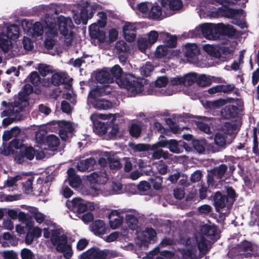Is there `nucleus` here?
Instances as JSON below:
<instances>
[{
	"label": "nucleus",
	"mask_w": 259,
	"mask_h": 259,
	"mask_svg": "<svg viewBox=\"0 0 259 259\" xmlns=\"http://www.w3.org/2000/svg\"><path fill=\"white\" fill-rule=\"evenodd\" d=\"M152 4L151 3H141L138 5V8L141 13L148 16Z\"/></svg>",
	"instance_id": "55"
},
{
	"label": "nucleus",
	"mask_w": 259,
	"mask_h": 259,
	"mask_svg": "<svg viewBox=\"0 0 259 259\" xmlns=\"http://www.w3.org/2000/svg\"><path fill=\"white\" fill-rule=\"evenodd\" d=\"M217 231L215 226L205 224L201 226L193 235L182 241L184 248L180 249L177 255L181 259H198L210 248L209 239H212Z\"/></svg>",
	"instance_id": "1"
},
{
	"label": "nucleus",
	"mask_w": 259,
	"mask_h": 259,
	"mask_svg": "<svg viewBox=\"0 0 259 259\" xmlns=\"http://www.w3.org/2000/svg\"><path fill=\"white\" fill-rule=\"evenodd\" d=\"M111 88L109 85L103 88H96L90 92L88 97V102L93 107L98 110H108L113 107V104L101 98L103 94H108L111 92Z\"/></svg>",
	"instance_id": "5"
},
{
	"label": "nucleus",
	"mask_w": 259,
	"mask_h": 259,
	"mask_svg": "<svg viewBox=\"0 0 259 259\" xmlns=\"http://www.w3.org/2000/svg\"><path fill=\"white\" fill-rule=\"evenodd\" d=\"M115 47L116 50L119 53H123L126 54L130 50V46L124 41H118L116 43ZM127 59V55L125 54L122 56L121 55L119 56V60L121 62H124Z\"/></svg>",
	"instance_id": "29"
},
{
	"label": "nucleus",
	"mask_w": 259,
	"mask_h": 259,
	"mask_svg": "<svg viewBox=\"0 0 259 259\" xmlns=\"http://www.w3.org/2000/svg\"><path fill=\"white\" fill-rule=\"evenodd\" d=\"M106 226L104 222L102 220H98L93 223L90 226L91 231L97 236H100L105 234Z\"/></svg>",
	"instance_id": "28"
},
{
	"label": "nucleus",
	"mask_w": 259,
	"mask_h": 259,
	"mask_svg": "<svg viewBox=\"0 0 259 259\" xmlns=\"http://www.w3.org/2000/svg\"><path fill=\"white\" fill-rule=\"evenodd\" d=\"M156 255H157L156 259H173L174 257V254L171 252L163 251L159 253L158 249L155 248L149 252L145 258L146 259H151Z\"/></svg>",
	"instance_id": "27"
},
{
	"label": "nucleus",
	"mask_w": 259,
	"mask_h": 259,
	"mask_svg": "<svg viewBox=\"0 0 259 259\" xmlns=\"http://www.w3.org/2000/svg\"><path fill=\"white\" fill-rule=\"evenodd\" d=\"M154 69L153 66L152 64L147 62L145 63V65H143L140 68V72L141 74L145 76H148L150 75L151 72L153 71Z\"/></svg>",
	"instance_id": "50"
},
{
	"label": "nucleus",
	"mask_w": 259,
	"mask_h": 259,
	"mask_svg": "<svg viewBox=\"0 0 259 259\" xmlns=\"http://www.w3.org/2000/svg\"><path fill=\"white\" fill-rule=\"evenodd\" d=\"M11 40L4 33H1L0 48L4 52L7 53L12 48V44Z\"/></svg>",
	"instance_id": "34"
},
{
	"label": "nucleus",
	"mask_w": 259,
	"mask_h": 259,
	"mask_svg": "<svg viewBox=\"0 0 259 259\" xmlns=\"http://www.w3.org/2000/svg\"><path fill=\"white\" fill-rule=\"evenodd\" d=\"M193 146L195 150L199 153H202L205 150L206 146V143L203 140H194L193 141Z\"/></svg>",
	"instance_id": "49"
},
{
	"label": "nucleus",
	"mask_w": 259,
	"mask_h": 259,
	"mask_svg": "<svg viewBox=\"0 0 259 259\" xmlns=\"http://www.w3.org/2000/svg\"><path fill=\"white\" fill-rule=\"evenodd\" d=\"M125 220L128 227L132 230H135L138 227L137 214L136 212L128 213L126 214Z\"/></svg>",
	"instance_id": "33"
},
{
	"label": "nucleus",
	"mask_w": 259,
	"mask_h": 259,
	"mask_svg": "<svg viewBox=\"0 0 259 259\" xmlns=\"http://www.w3.org/2000/svg\"><path fill=\"white\" fill-rule=\"evenodd\" d=\"M136 24L126 22L123 27V32L125 39L130 42L133 41L136 38Z\"/></svg>",
	"instance_id": "23"
},
{
	"label": "nucleus",
	"mask_w": 259,
	"mask_h": 259,
	"mask_svg": "<svg viewBox=\"0 0 259 259\" xmlns=\"http://www.w3.org/2000/svg\"><path fill=\"white\" fill-rule=\"evenodd\" d=\"M79 12H74L73 18L77 25L81 23L85 25L89 19H91L95 13L93 6L87 1H81L78 3Z\"/></svg>",
	"instance_id": "8"
},
{
	"label": "nucleus",
	"mask_w": 259,
	"mask_h": 259,
	"mask_svg": "<svg viewBox=\"0 0 259 259\" xmlns=\"http://www.w3.org/2000/svg\"><path fill=\"white\" fill-rule=\"evenodd\" d=\"M39 72L43 76H46L49 74H52L54 72L50 66L45 64H40L38 68Z\"/></svg>",
	"instance_id": "54"
},
{
	"label": "nucleus",
	"mask_w": 259,
	"mask_h": 259,
	"mask_svg": "<svg viewBox=\"0 0 259 259\" xmlns=\"http://www.w3.org/2000/svg\"><path fill=\"white\" fill-rule=\"evenodd\" d=\"M214 205L216 210L222 214L229 213L230 207L227 204L228 198L220 192H217L213 196Z\"/></svg>",
	"instance_id": "17"
},
{
	"label": "nucleus",
	"mask_w": 259,
	"mask_h": 259,
	"mask_svg": "<svg viewBox=\"0 0 259 259\" xmlns=\"http://www.w3.org/2000/svg\"><path fill=\"white\" fill-rule=\"evenodd\" d=\"M192 33V37L202 34L208 39L216 40L220 35L219 24L217 25L211 23L202 24L196 27Z\"/></svg>",
	"instance_id": "9"
},
{
	"label": "nucleus",
	"mask_w": 259,
	"mask_h": 259,
	"mask_svg": "<svg viewBox=\"0 0 259 259\" xmlns=\"http://www.w3.org/2000/svg\"><path fill=\"white\" fill-rule=\"evenodd\" d=\"M96 163V160L93 158L80 160L77 165L78 170L84 171L86 170H91Z\"/></svg>",
	"instance_id": "30"
},
{
	"label": "nucleus",
	"mask_w": 259,
	"mask_h": 259,
	"mask_svg": "<svg viewBox=\"0 0 259 259\" xmlns=\"http://www.w3.org/2000/svg\"><path fill=\"white\" fill-rule=\"evenodd\" d=\"M21 257L22 259H33L34 254L30 249L23 248L21 251Z\"/></svg>",
	"instance_id": "62"
},
{
	"label": "nucleus",
	"mask_w": 259,
	"mask_h": 259,
	"mask_svg": "<svg viewBox=\"0 0 259 259\" xmlns=\"http://www.w3.org/2000/svg\"><path fill=\"white\" fill-rule=\"evenodd\" d=\"M141 132V126L137 123H132L130 128V133L132 137L138 138Z\"/></svg>",
	"instance_id": "51"
},
{
	"label": "nucleus",
	"mask_w": 259,
	"mask_h": 259,
	"mask_svg": "<svg viewBox=\"0 0 259 259\" xmlns=\"http://www.w3.org/2000/svg\"><path fill=\"white\" fill-rule=\"evenodd\" d=\"M162 14L161 8L156 4H152L148 16L153 19L159 18Z\"/></svg>",
	"instance_id": "40"
},
{
	"label": "nucleus",
	"mask_w": 259,
	"mask_h": 259,
	"mask_svg": "<svg viewBox=\"0 0 259 259\" xmlns=\"http://www.w3.org/2000/svg\"><path fill=\"white\" fill-rule=\"evenodd\" d=\"M112 190L108 194H119L122 192V185L119 183H112Z\"/></svg>",
	"instance_id": "60"
},
{
	"label": "nucleus",
	"mask_w": 259,
	"mask_h": 259,
	"mask_svg": "<svg viewBox=\"0 0 259 259\" xmlns=\"http://www.w3.org/2000/svg\"><path fill=\"white\" fill-rule=\"evenodd\" d=\"M48 20H46L47 25L46 35V38L45 41V46L48 50L53 49L55 45V37L58 34V24L57 23V18H48Z\"/></svg>",
	"instance_id": "13"
},
{
	"label": "nucleus",
	"mask_w": 259,
	"mask_h": 259,
	"mask_svg": "<svg viewBox=\"0 0 259 259\" xmlns=\"http://www.w3.org/2000/svg\"><path fill=\"white\" fill-rule=\"evenodd\" d=\"M161 4L164 9L171 10H178L183 7V3L181 0H161Z\"/></svg>",
	"instance_id": "31"
},
{
	"label": "nucleus",
	"mask_w": 259,
	"mask_h": 259,
	"mask_svg": "<svg viewBox=\"0 0 259 259\" xmlns=\"http://www.w3.org/2000/svg\"><path fill=\"white\" fill-rule=\"evenodd\" d=\"M129 147L134 152H144L148 151L150 149L152 150V146L151 147L150 145L147 144H134L130 143Z\"/></svg>",
	"instance_id": "43"
},
{
	"label": "nucleus",
	"mask_w": 259,
	"mask_h": 259,
	"mask_svg": "<svg viewBox=\"0 0 259 259\" xmlns=\"http://www.w3.org/2000/svg\"><path fill=\"white\" fill-rule=\"evenodd\" d=\"M99 17L102 19V20H98V24H93L89 27V30L90 33L93 35H96V32H97L99 26L101 27H103L106 25V16L103 13H99Z\"/></svg>",
	"instance_id": "35"
},
{
	"label": "nucleus",
	"mask_w": 259,
	"mask_h": 259,
	"mask_svg": "<svg viewBox=\"0 0 259 259\" xmlns=\"http://www.w3.org/2000/svg\"><path fill=\"white\" fill-rule=\"evenodd\" d=\"M24 92L22 94L19 95V101H16L14 106H12L8 111H4L2 112V115L14 116L19 113L23 109V108L28 105L26 96L32 93V88L30 84H26L24 87Z\"/></svg>",
	"instance_id": "12"
},
{
	"label": "nucleus",
	"mask_w": 259,
	"mask_h": 259,
	"mask_svg": "<svg viewBox=\"0 0 259 259\" xmlns=\"http://www.w3.org/2000/svg\"><path fill=\"white\" fill-rule=\"evenodd\" d=\"M1 153L6 156L13 154L14 160L19 164L25 162L27 159L32 160L34 155L32 147H27L16 140L12 141L8 146L4 147Z\"/></svg>",
	"instance_id": "3"
},
{
	"label": "nucleus",
	"mask_w": 259,
	"mask_h": 259,
	"mask_svg": "<svg viewBox=\"0 0 259 259\" xmlns=\"http://www.w3.org/2000/svg\"><path fill=\"white\" fill-rule=\"evenodd\" d=\"M158 37V33L155 30L151 31L147 34V40L149 42V44L152 46L153 44L156 42Z\"/></svg>",
	"instance_id": "61"
},
{
	"label": "nucleus",
	"mask_w": 259,
	"mask_h": 259,
	"mask_svg": "<svg viewBox=\"0 0 259 259\" xmlns=\"http://www.w3.org/2000/svg\"><path fill=\"white\" fill-rule=\"evenodd\" d=\"M68 76L64 72L59 71H54L52 74L51 80L45 78L42 81V84L44 86H49L52 84L54 85H58L68 81Z\"/></svg>",
	"instance_id": "18"
},
{
	"label": "nucleus",
	"mask_w": 259,
	"mask_h": 259,
	"mask_svg": "<svg viewBox=\"0 0 259 259\" xmlns=\"http://www.w3.org/2000/svg\"><path fill=\"white\" fill-rule=\"evenodd\" d=\"M203 50L211 56L217 58L220 56V52L218 49L212 45L205 44L203 46Z\"/></svg>",
	"instance_id": "46"
},
{
	"label": "nucleus",
	"mask_w": 259,
	"mask_h": 259,
	"mask_svg": "<svg viewBox=\"0 0 259 259\" xmlns=\"http://www.w3.org/2000/svg\"><path fill=\"white\" fill-rule=\"evenodd\" d=\"M185 56L188 61L191 63H197L198 62V56L200 51L195 44H188L185 46Z\"/></svg>",
	"instance_id": "19"
},
{
	"label": "nucleus",
	"mask_w": 259,
	"mask_h": 259,
	"mask_svg": "<svg viewBox=\"0 0 259 259\" xmlns=\"http://www.w3.org/2000/svg\"><path fill=\"white\" fill-rule=\"evenodd\" d=\"M30 81L34 85H37L40 83L42 84V81H40L39 76L37 72H32L29 76Z\"/></svg>",
	"instance_id": "57"
},
{
	"label": "nucleus",
	"mask_w": 259,
	"mask_h": 259,
	"mask_svg": "<svg viewBox=\"0 0 259 259\" xmlns=\"http://www.w3.org/2000/svg\"><path fill=\"white\" fill-rule=\"evenodd\" d=\"M159 148H155L152 150L154 152L152 154V157L155 159H159L161 158L164 159H168L170 154L167 151H164L162 149H158Z\"/></svg>",
	"instance_id": "48"
},
{
	"label": "nucleus",
	"mask_w": 259,
	"mask_h": 259,
	"mask_svg": "<svg viewBox=\"0 0 259 259\" xmlns=\"http://www.w3.org/2000/svg\"><path fill=\"white\" fill-rule=\"evenodd\" d=\"M198 13L201 17H214L217 15L230 17L234 13V11L227 7L221 8L218 9L217 12L213 10L210 11L209 5L214 3H217L220 4L224 5L225 3H230L231 0H198Z\"/></svg>",
	"instance_id": "4"
},
{
	"label": "nucleus",
	"mask_w": 259,
	"mask_h": 259,
	"mask_svg": "<svg viewBox=\"0 0 259 259\" xmlns=\"http://www.w3.org/2000/svg\"><path fill=\"white\" fill-rule=\"evenodd\" d=\"M138 46L142 52H144L149 47L151 46L146 38L141 37L138 40Z\"/></svg>",
	"instance_id": "58"
},
{
	"label": "nucleus",
	"mask_w": 259,
	"mask_h": 259,
	"mask_svg": "<svg viewBox=\"0 0 259 259\" xmlns=\"http://www.w3.org/2000/svg\"><path fill=\"white\" fill-rule=\"evenodd\" d=\"M167 53L168 50L166 46L159 45L156 48L155 55L157 58H162L165 56Z\"/></svg>",
	"instance_id": "56"
},
{
	"label": "nucleus",
	"mask_w": 259,
	"mask_h": 259,
	"mask_svg": "<svg viewBox=\"0 0 259 259\" xmlns=\"http://www.w3.org/2000/svg\"><path fill=\"white\" fill-rule=\"evenodd\" d=\"M48 18H53L49 15H46L44 24H41L39 22H35L32 27L31 24L25 22V24L29 29L27 30V35L32 37L33 40H36L38 37H41L44 32V27L46 30L47 25L46 20H48Z\"/></svg>",
	"instance_id": "16"
},
{
	"label": "nucleus",
	"mask_w": 259,
	"mask_h": 259,
	"mask_svg": "<svg viewBox=\"0 0 259 259\" xmlns=\"http://www.w3.org/2000/svg\"><path fill=\"white\" fill-rule=\"evenodd\" d=\"M58 31L64 36V44L67 49L74 48L76 44L75 37L72 31L74 25L70 17L60 16L57 18Z\"/></svg>",
	"instance_id": "6"
},
{
	"label": "nucleus",
	"mask_w": 259,
	"mask_h": 259,
	"mask_svg": "<svg viewBox=\"0 0 259 259\" xmlns=\"http://www.w3.org/2000/svg\"><path fill=\"white\" fill-rule=\"evenodd\" d=\"M220 34L222 32L224 34L231 36H233L235 34V29L230 25H224L223 24H219Z\"/></svg>",
	"instance_id": "45"
},
{
	"label": "nucleus",
	"mask_w": 259,
	"mask_h": 259,
	"mask_svg": "<svg viewBox=\"0 0 259 259\" xmlns=\"http://www.w3.org/2000/svg\"><path fill=\"white\" fill-rule=\"evenodd\" d=\"M96 80L101 83H110L114 81V78L110 74L109 68L98 70L95 73Z\"/></svg>",
	"instance_id": "22"
},
{
	"label": "nucleus",
	"mask_w": 259,
	"mask_h": 259,
	"mask_svg": "<svg viewBox=\"0 0 259 259\" xmlns=\"http://www.w3.org/2000/svg\"><path fill=\"white\" fill-rule=\"evenodd\" d=\"M226 102L223 99H219L213 101H205L202 103L204 108L209 109H215L224 105Z\"/></svg>",
	"instance_id": "38"
},
{
	"label": "nucleus",
	"mask_w": 259,
	"mask_h": 259,
	"mask_svg": "<svg viewBox=\"0 0 259 259\" xmlns=\"http://www.w3.org/2000/svg\"><path fill=\"white\" fill-rule=\"evenodd\" d=\"M196 119H194V121L195 122L198 128H199L201 131H203L206 134L210 133V129L207 123H205V121L208 120V118L203 117L201 118V120H196L198 119L197 117L194 118Z\"/></svg>",
	"instance_id": "39"
},
{
	"label": "nucleus",
	"mask_w": 259,
	"mask_h": 259,
	"mask_svg": "<svg viewBox=\"0 0 259 259\" xmlns=\"http://www.w3.org/2000/svg\"><path fill=\"white\" fill-rule=\"evenodd\" d=\"M109 223L112 229L119 227L123 222V218L117 210H112L108 215Z\"/></svg>",
	"instance_id": "25"
},
{
	"label": "nucleus",
	"mask_w": 259,
	"mask_h": 259,
	"mask_svg": "<svg viewBox=\"0 0 259 259\" xmlns=\"http://www.w3.org/2000/svg\"><path fill=\"white\" fill-rule=\"evenodd\" d=\"M60 128L59 135L63 140H66L75 128V125L69 121L60 120L58 122Z\"/></svg>",
	"instance_id": "21"
},
{
	"label": "nucleus",
	"mask_w": 259,
	"mask_h": 259,
	"mask_svg": "<svg viewBox=\"0 0 259 259\" xmlns=\"http://www.w3.org/2000/svg\"><path fill=\"white\" fill-rule=\"evenodd\" d=\"M98 118H100L102 119H111V122H113L116 119V115L112 114H97L94 113L92 114L90 116V119L92 121L94 125L95 126L97 124V119Z\"/></svg>",
	"instance_id": "37"
},
{
	"label": "nucleus",
	"mask_w": 259,
	"mask_h": 259,
	"mask_svg": "<svg viewBox=\"0 0 259 259\" xmlns=\"http://www.w3.org/2000/svg\"><path fill=\"white\" fill-rule=\"evenodd\" d=\"M69 184L73 188H78L81 185V179L78 176L74 173V170L73 168H69L67 171Z\"/></svg>",
	"instance_id": "32"
},
{
	"label": "nucleus",
	"mask_w": 259,
	"mask_h": 259,
	"mask_svg": "<svg viewBox=\"0 0 259 259\" xmlns=\"http://www.w3.org/2000/svg\"><path fill=\"white\" fill-rule=\"evenodd\" d=\"M11 39H16L19 34L18 27L16 25H11L7 28V33L6 34Z\"/></svg>",
	"instance_id": "44"
},
{
	"label": "nucleus",
	"mask_w": 259,
	"mask_h": 259,
	"mask_svg": "<svg viewBox=\"0 0 259 259\" xmlns=\"http://www.w3.org/2000/svg\"><path fill=\"white\" fill-rule=\"evenodd\" d=\"M233 108V107L232 106H226L221 111L222 116L227 119L233 116V113L231 111Z\"/></svg>",
	"instance_id": "63"
},
{
	"label": "nucleus",
	"mask_w": 259,
	"mask_h": 259,
	"mask_svg": "<svg viewBox=\"0 0 259 259\" xmlns=\"http://www.w3.org/2000/svg\"><path fill=\"white\" fill-rule=\"evenodd\" d=\"M106 255L105 251L97 247H93L83 252L80 259H106Z\"/></svg>",
	"instance_id": "20"
},
{
	"label": "nucleus",
	"mask_w": 259,
	"mask_h": 259,
	"mask_svg": "<svg viewBox=\"0 0 259 259\" xmlns=\"http://www.w3.org/2000/svg\"><path fill=\"white\" fill-rule=\"evenodd\" d=\"M212 82H221L223 80L220 78H215L213 76L205 74H197V84L200 87L209 85Z\"/></svg>",
	"instance_id": "24"
},
{
	"label": "nucleus",
	"mask_w": 259,
	"mask_h": 259,
	"mask_svg": "<svg viewBox=\"0 0 259 259\" xmlns=\"http://www.w3.org/2000/svg\"><path fill=\"white\" fill-rule=\"evenodd\" d=\"M226 170V166L222 164L218 167L214 168L212 170V173L214 176L217 177V178L219 179H221L225 173Z\"/></svg>",
	"instance_id": "53"
},
{
	"label": "nucleus",
	"mask_w": 259,
	"mask_h": 259,
	"mask_svg": "<svg viewBox=\"0 0 259 259\" xmlns=\"http://www.w3.org/2000/svg\"><path fill=\"white\" fill-rule=\"evenodd\" d=\"M51 240L58 251L66 253V258H68L71 256V247L67 243V237L62 231L60 230L53 231Z\"/></svg>",
	"instance_id": "10"
},
{
	"label": "nucleus",
	"mask_w": 259,
	"mask_h": 259,
	"mask_svg": "<svg viewBox=\"0 0 259 259\" xmlns=\"http://www.w3.org/2000/svg\"><path fill=\"white\" fill-rule=\"evenodd\" d=\"M23 179L21 175H17L15 177H9L8 179L4 182V188H12V190L17 189V186L16 183Z\"/></svg>",
	"instance_id": "36"
},
{
	"label": "nucleus",
	"mask_w": 259,
	"mask_h": 259,
	"mask_svg": "<svg viewBox=\"0 0 259 259\" xmlns=\"http://www.w3.org/2000/svg\"><path fill=\"white\" fill-rule=\"evenodd\" d=\"M197 73L190 72L184 75V85L185 86H190L194 82H197Z\"/></svg>",
	"instance_id": "42"
},
{
	"label": "nucleus",
	"mask_w": 259,
	"mask_h": 259,
	"mask_svg": "<svg viewBox=\"0 0 259 259\" xmlns=\"http://www.w3.org/2000/svg\"><path fill=\"white\" fill-rule=\"evenodd\" d=\"M66 205L69 209L77 214L83 213L87 210H93L96 205L93 202H85L79 198H75L68 201Z\"/></svg>",
	"instance_id": "14"
},
{
	"label": "nucleus",
	"mask_w": 259,
	"mask_h": 259,
	"mask_svg": "<svg viewBox=\"0 0 259 259\" xmlns=\"http://www.w3.org/2000/svg\"><path fill=\"white\" fill-rule=\"evenodd\" d=\"M237 132L235 126L230 123H226L222 129L215 134L214 138L215 144L219 147H225L232 142Z\"/></svg>",
	"instance_id": "7"
},
{
	"label": "nucleus",
	"mask_w": 259,
	"mask_h": 259,
	"mask_svg": "<svg viewBox=\"0 0 259 259\" xmlns=\"http://www.w3.org/2000/svg\"><path fill=\"white\" fill-rule=\"evenodd\" d=\"M162 147L167 148L171 152L174 153H181L185 149L186 151H190L191 148L183 141H177L174 139L167 140L166 139L160 140L158 142L152 145V149Z\"/></svg>",
	"instance_id": "11"
},
{
	"label": "nucleus",
	"mask_w": 259,
	"mask_h": 259,
	"mask_svg": "<svg viewBox=\"0 0 259 259\" xmlns=\"http://www.w3.org/2000/svg\"><path fill=\"white\" fill-rule=\"evenodd\" d=\"M88 180L91 184H104L107 181V174L103 171L95 172L87 176Z\"/></svg>",
	"instance_id": "26"
},
{
	"label": "nucleus",
	"mask_w": 259,
	"mask_h": 259,
	"mask_svg": "<svg viewBox=\"0 0 259 259\" xmlns=\"http://www.w3.org/2000/svg\"><path fill=\"white\" fill-rule=\"evenodd\" d=\"M32 37L28 35L24 36L23 40V45L26 50H31L33 48V41Z\"/></svg>",
	"instance_id": "52"
},
{
	"label": "nucleus",
	"mask_w": 259,
	"mask_h": 259,
	"mask_svg": "<svg viewBox=\"0 0 259 259\" xmlns=\"http://www.w3.org/2000/svg\"><path fill=\"white\" fill-rule=\"evenodd\" d=\"M153 188L155 190H160L162 188V178L161 177H156L153 179H150Z\"/></svg>",
	"instance_id": "59"
},
{
	"label": "nucleus",
	"mask_w": 259,
	"mask_h": 259,
	"mask_svg": "<svg viewBox=\"0 0 259 259\" xmlns=\"http://www.w3.org/2000/svg\"><path fill=\"white\" fill-rule=\"evenodd\" d=\"M110 70L112 77L116 79V82L120 88L127 90L131 96H135L144 90L148 85L147 80L143 78L136 77L131 73L125 74L121 76L122 69L118 65L114 66Z\"/></svg>",
	"instance_id": "2"
},
{
	"label": "nucleus",
	"mask_w": 259,
	"mask_h": 259,
	"mask_svg": "<svg viewBox=\"0 0 259 259\" xmlns=\"http://www.w3.org/2000/svg\"><path fill=\"white\" fill-rule=\"evenodd\" d=\"M29 212L31 217L34 218L38 223H41L46 219V215L39 212L35 207H30Z\"/></svg>",
	"instance_id": "41"
},
{
	"label": "nucleus",
	"mask_w": 259,
	"mask_h": 259,
	"mask_svg": "<svg viewBox=\"0 0 259 259\" xmlns=\"http://www.w3.org/2000/svg\"><path fill=\"white\" fill-rule=\"evenodd\" d=\"M137 243L145 246L156 241V232L151 228H147L143 231L138 230L137 231Z\"/></svg>",
	"instance_id": "15"
},
{
	"label": "nucleus",
	"mask_w": 259,
	"mask_h": 259,
	"mask_svg": "<svg viewBox=\"0 0 259 259\" xmlns=\"http://www.w3.org/2000/svg\"><path fill=\"white\" fill-rule=\"evenodd\" d=\"M150 184L146 181H142L138 185V189L139 191L143 192H148L151 189Z\"/></svg>",
	"instance_id": "64"
},
{
	"label": "nucleus",
	"mask_w": 259,
	"mask_h": 259,
	"mask_svg": "<svg viewBox=\"0 0 259 259\" xmlns=\"http://www.w3.org/2000/svg\"><path fill=\"white\" fill-rule=\"evenodd\" d=\"M46 142L49 148L54 150L59 145V140L57 136L52 135L47 137Z\"/></svg>",
	"instance_id": "47"
}]
</instances>
